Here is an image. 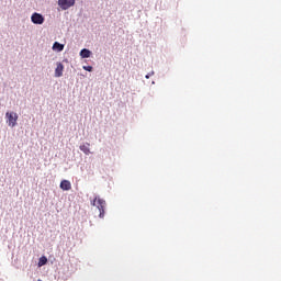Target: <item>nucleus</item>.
I'll return each mask as SVG.
<instances>
[{
	"instance_id": "1",
	"label": "nucleus",
	"mask_w": 281,
	"mask_h": 281,
	"mask_svg": "<svg viewBox=\"0 0 281 281\" xmlns=\"http://www.w3.org/2000/svg\"><path fill=\"white\" fill-rule=\"evenodd\" d=\"M91 205H93V207H97V210L99 211V218H104L106 201H104V199H101L100 196H95L91 202Z\"/></svg>"
},
{
	"instance_id": "2",
	"label": "nucleus",
	"mask_w": 281,
	"mask_h": 281,
	"mask_svg": "<svg viewBox=\"0 0 281 281\" xmlns=\"http://www.w3.org/2000/svg\"><path fill=\"white\" fill-rule=\"evenodd\" d=\"M5 119L8 126L14 128V126H16V122L19 121V114H16L15 112H7Z\"/></svg>"
},
{
	"instance_id": "3",
	"label": "nucleus",
	"mask_w": 281,
	"mask_h": 281,
	"mask_svg": "<svg viewBox=\"0 0 281 281\" xmlns=\"http://www.w3.org/2000/svg\"><path fill=\"white\" fill-rule=\"evenodd\" d=\"M31 21L35 25H43V23H45V18L43 16V14L35 12L32 14Z\"/></svg>"
},
{
	"instance_id": "4",
	"label": "nucleus",
	"mask_w": 281,
	"mask_h": 281,
	"mask_svg": "<svg viewBox=\"0 0 281 281\" xmlns=\"http://www.w3.org/2000/svg\"><path fill=\"white\" fill-rule=\"evenodd\" d=\"M58 5L61 10H69V8L76 5V0H58Z\"/></svg>"
},
{
	"instance_id": "5",
	"label": "nucleus",
	"mask_w": 281,
	"mask_h": 281,
	"mask_svg": "<svg viewBox=\"0 0 281 281\" xmlns=\"http://www.w3.org/2000/svg\"><path fill=\"white\" fill-rule=\"evenodd\" d=\"M63 71H65V66L61 63H57V67L55 69V78L63 77Z\"/></svg>"
},
{
	"instance_id": "6",
	"label": "nucleus",
	"mask_w": 281,
	"mask_h": 281,
	"mask_svg": "<svg viewBox=\"0 0 281 281\" xmlns=\"http://www.w3.org/2000/svg\"><path fill=\"white\" fill-rule=\"evenodd\" d=\"M59 188L60 190L69 191L71 190V182L69 180H61Z\"/></svg>"
},
{
	"instance_id": "7",
	"label": "nucleus",
	"mask_w": 281,
	"mask_h": 281,
	"mask_svg": "<svg viewBox=\"0 0 281 281\" xmlns=\"http://www.w3.org/2000/svg\"><path fill=\"white\" fill-rule=\"evenodd\" d=\"M89 146H91V144L86 143L83 145H80L79 148L85 155H91V149L89 148Z\"/></svg>"
},
{
	"instance_id": "8",
	"label": "nucleus",
	"mask_w": 281,
	"mask_h": 281,
	"mask_svg": "<svg viewBox=\"0 0 281 281\" xmlns=\"http://www.w3.org/2000/svg\"><path fill=\"white\" fill-rule=\"evenodd\" d=\"M80 56H81V58H90L91 57V50H89L87 48H83L80 52Z\"/></svg>"
},
{
	"instance_id": "9",
	"label": "nucleus",
	"mask_w": 281,
	"mask_h": 281,
	"mask_svg": "<svg viewBox=\"0 0 281 281\" xmlns=\"http://www.w3.org/2000/svg\"><path fill=\"white\" fill-rule=\"evenodd\" d=\"M53 49H57V52H63L65 49V45H63L58 42H55L53 45Z\"/></svg>"
},
{
	"instance_id": "10",
	"label": "nucleus",
	"mask_w": 281,
	"mask_h": 281,
	"mask_svg": "<svg viewBox=\"0 0 281 281\" xmlns=\"http://www.w3.org/2000/svg\"><path fill=\"white\" fill-rule=\"evenodd\" d=\"M47 265V257L42 256L38 260V267H45Z\"/></svg>"
},
{
	"instance_id": "11",
	"label": "nucleus",
	"mask_w": 281,
	"mask_h": 281,
	"mask_svg": "<svg viewBox=\"0 0 281 281\" xmlns=\"http://www.w3.org/2000/svg\"><path fill=\"white\" fill-rule=\"evenodd\" d=\"M85 71H93L92 66H83Z\"/></svg>"
}]
</instances>
